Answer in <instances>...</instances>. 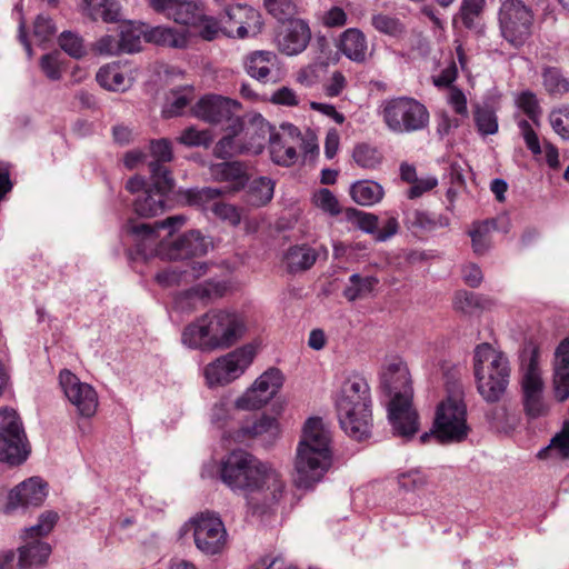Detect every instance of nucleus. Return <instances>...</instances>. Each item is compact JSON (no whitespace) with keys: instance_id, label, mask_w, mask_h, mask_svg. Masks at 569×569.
<instances>
[{"instance_id":"obj_1","label":"nucleus","mask_w":569,"mask_h":569,"mask_svg":"<svg viewBox=\"0 0 569 569\" xmlns=\"http://www.w3.org/2000/svg\"><path fill=\"white\" fill-rule=\"evenodd\" d=\"M220 476L232 491L243 495L253 513L272 508L284 492L281 475L269 463L243 450H234L227 456Z\"/></svg>"},{"instance_id":"obj_2","label":"nucleus","mask_w":569,"mask_h":569,"mask_svg":"<svg viewBox=\"0 0 569 569\" xmlns=\"http://www.w3.org/2000/svg\"><path fill=\"white\" fill-rule=\"evenodd\" d=\"M186 220L184 216L177 214L153 226L129 221L126 228L133 238L137 252L144 258L160 256L169 260H179L206 254L211 242L197 230H190L172 241L160 237V230H168L167 236L171 237Z\"/></svg>"},{"instance_id":"obj_3","label":"nucleus","mask_w":569,"mask_h":569,"mask_svg":"<svg viewBox=\"0 0 569 569\" xmlns=\"http://www.w3.org/2000/svg\"><path fill=\"white\" fill-rule=\"evenodd\" d=\"M246 330L244 318L237 311L213 309L186 326L181 341L204 352L226 350L240 341Z\"/></svg>"},{"instance_id":"obj_4","label":"nucleus","mask_w":569,"mask_h":569,"mask_svg":"<svg viewBox=\"0 0 569 569\" xmlns=\"http://www.w3.org/2000/svg\"><path fill=\"white\" fill-rule=\"evenodd\" d=\"M331 435L320 418H309L302 429L295 457L293 482L310 489L321 481L332 460Z\"/></svg>"},{"instance_id":"obj_5","label":"nucleus","mask_w":569,"mask_h":569,"mask_svg":"<svg viewBox=\"0 0 569 569\" xmlns=\"http://www.w3.org/2000/svg\"><path fill=\"white\" fill-rule=\"evenodd\" d=\"M381 385L391 395L388 418L393 433L405 440L419 430L418 413L411 403L412 390L407 365L399 358L386 361L381 371Z\"/></svg>"},{"instance_id":"obj_6","label":"nucleus","mask_w":569,"mask_h":569,"mask_svg":"<svg viewBox=\"0 0 569 569\" xmlns=\"http://www.w3.org/2000/svg\"><path fill=\"white\" fill-rule=\"evenodd\" d=\"M446 397L436 409L435 435L441 442H461L470 431L461 372L452 366L445 372Z\"/></svg>"},{"instance_id":"obj_7","label":"nucleus","mask_w":569,"mask_h":569,"mask_svg":"<svg viewBox=\"0 0 569 569\" xmlns=\"http://www.w3.org/2000/svg\"><path fill=\"white\" fill-rule=\"evenodd\" d=\"M370 388L365 378L351 376L342 383L336 399L339 422L345 432L362 440L371 432Z\"/></svg>"},{"instance_id":"obj_8","label":"nucleus","mask_w":569,"mask_h":569,"mask_svg":"<svg viewBox=\"0 0 569 569\" xmlns=\"http://www.w3.org/2000/svg\"><path fill=\"white\" fill-rule=\"evenodd\" d=\"M510 373V362L501 350L487 342L475 348L473 376L477 391L486 402L500 401L509 386Z\"/></svg>"},{"instance_id":"obj_9","label":"nucleus","mask_w":569,"mask_h":569,"mask_svg":"<svg viewBox=\"0 0 569 569\" xmlns=\"http://www.w3.org/2000/svg\"><path fill=\"white\" fill-rule=\"evenodd\" d=\"M151 186L146 187L141 177L128 180L126 188L131 193H137L133 200L134 212L143 218H151L162 213L166 209V196L174 186L173 178L166 166L150 162Z\"/></svg>"},{"instance_id":"obj_10","label":"nucleus","mask_w":569,"mask_h":569,"mask_svg":"<svg viewBox=\"0 0 569 569\" xmlns=\"http://www.w3.org/2000/svg\"><path fill=\"white\" fill-rule=\"evenodd\" d=\"M380 116L387 129L396 134L421 131L429 126L430 120L427 107L407 96L385 100Z\"/></svg>"},{"instance_id":"obj_11","label":"nucleus","mask_w":569,"mask_h":569,"mask_svg":"<svg viewBox=\"0 0 569 569\" xmlns=\"http://www.w3.org/2000/svg\"><path fill=\"white\" fill-rule=\"evenodd\" d=\"M254 357V347L252 345H244L216 358L203 368L206 385L209 388L230 385L248 370Z\"/></svg>"},{"instance_id":"obj_12","label":"nucleus","mask_w":569,"mask_h":569,"mask_svg":"<svg viewBox=\"0 0 569 569\" xmlns=\"http://www.w3.org/2000/svg\"><path fill=\"white\" fill-rule=\"evenodd\" d=\"M58 513L54 511H46L39 517L37 525L24 530V545L19 548L18 566L20 569H33L43 566L50 553L49 543L40 540L47 536L58 521Z\"/></svg>"},{"instance_id":"obj_13","label":"nucleus","mask_w":569,"mask_h":569,"mask_svg":"<svg viewBox=\"0 0 569 569\" xmlns=\"http://www.w3.org/2000/svg\"><path fill=\"white\" fill-rule=\"evenodd\" d=\"M29 455L27 437L14 410H0V461L20 465Z\"/></svg>"},{"instance_id":"obj_14","label":"nucleus","mask_w":569,"mask_h":569,"mask_svg":"<svg viewBox=\"0 0 569 569\" xmlns=\"http://www.w3.org/2000/svg\"><path fill=\"white\" fill-rule=\"evenodd\" d=\"M241 109V103L234 99L218 94H208L201 98L192 111L194 116L212 124L227 123L226 130L233 133H240L242 130V119L237 116Z\"/></svg>"},{"instance_id":"obj_15","label":"nucleus","mask_w":569,"mask_h":569,"mask_svg":"<svg viewBox=\"0 0 569 569\" xmlns=\"http://www.w3.org/2000/svg\"><path fill=\"white\" fill-rule=\"evenodd\" d=\"M533 14L519 0H506L499 13L502 37L512 46H521L531 34Z\"/></svg>"},{"instance_id":"obj_16","label":"nucleus","mask_w":569,"mask_h":569,"mask_svg":"<svg viewBox=\"0 0 569 569\" xmlns=\"http://www.w3.org/2000/svg\"><path fill=\"white\" fill-rule=\"evenodd\" d=\"M193 537L197 548L209 556L221 553L227 545V531L221 519L210 512L193 520Z\"/></svg>"},{"instance_id":"obj_17","label":"nucleus","mask_w":569,"mask_h":569,"mask_svg":"<svg viewBox=\"0 0 569 569\" xmlns=\"http://www.w3.org/2000/svg\"><path fill=\"white\" fill-rule=\"evenodd\" d=\"M221 22L223 33L238 39L256 37L263 26L260 12L247 4L228 7Z\"/></svg>"},{"instance_id":"obj_18","label":"nucleus","mask_w":569,"mask_h":569,"mask_svg":"<svg viewBox=\"0 0 569 569\" xmlns=\"http://www.w3.org/2000/svg\"><path fill=\"white\" fill-rule=\"evenodd\" d=\"M283 376L279 369L270 368L256 379L253 385L236 401L241 410H256L269 402L280 390Z\"/></svg>"},{"instance_id":"obj_19","label":"nucleus","mask_w":569,"mask_h":569,"mask_svg":"<svg viewBox=\"0 0 569 569\" xmlns=\"http://www.w3.org/2000/svg\"><path fill=\"white\" fill-rule=\"evenodd\" d=\"M303 143L300 130L291 123H282L271 133L269 151L271 160L283 167H289L298 160V147Z\"/></svg>"},{"instance_id":"obj_20","label":"nucleus","mask_w":569,"mask_h":569,"mask_svg":"<svg viewBox=\"0 0 569 569\" xmlns=\"http://www.w3.org/2000/svg\"><path fill=\"white\" fill-rule=\"evenodd\" d=\"M59 381L66 397L77 408L80 416L86 418L94 416L99 402L98 395L90 385L81 382L69 370L60 372Z\"/></svg>"},{"instance_id":"obj_21","label":"nucleus","mask_w":569,"mask_h":569,"mask_svg":"<svg viewBox=\"0 0 569 569\" xmlns=\"http://www.w3.org/2000/svg\"><path fill=\"white\" fill-rule=\"evenodd\" d=\"M226 191L219 188L190 189L184 193V199L190 206H198L203 209H210L218 218L228 221L231 226L240 223V213L232 204L221 201H211L218 199Z\"/></svg>"},{"instance_id":"obj_22","label":"nucleus","mask_w":569,"mask_h":569,"mask_svg":"<svg viewBox=\"0 0 569 569\" xmlns=\"http://www.w3.org/2000/svg\"><path fill=\"white\" fill-rule=\"evenodd\" d=\"M47 497V483L40 478L32 477L16 486L8 496L4 507L7 513L18 508L38 507Z\"/></svg>"},{"instance_id":"obj_23","label":"nucleus","mask_w":569,"mask_h":569,"mask_svg":"<svg viewBox=\"0 0 569 569\" xmlns=\"http://www.w3.org/2000/svg\"><path fill=\"white\" fill-rule=\"evenodd\" d=\"M280 435L279 421L274 417L261 415L254 421L241 426L234 432L233 438L237 442L258 439L262 445L271 446L279 439Z\"/></svg>"},{"instance_id":"obj_24","label":"nucleus","mask_w":569,"mask_h":569,"mask_svg":"<svg viewBox=\"0 0 569 569\" xmlns=\"http://www.w3.org/2000/svg\"><path fill=\"white\" fill-rule=\"evenodd\" d=\"M273 131L274 128L260 113L249 114L247 122L242 121V130L240 131L244 143L243 148L247 149L248 153H260L264 148L267 137L270 138Z\"/></svg>"},{"instance_id":"obj_25","label":"nucleus","mask_w":569,"mask_h":569,"mask_svg":"<svg viewBox=\"0 0 569 569\" xmlns=\"http://www.w3.org/2000/svg\"><path fill=\"white\" fill-rule=\"evenodd\" d=\"M311 38L309 26L302 20H291L278 34L279 50L287 56L301 53Z\"/></svg>"},{"instance_id":"obj_26","label":"nucleus","mask_w":569,"mask_h":569,"mask_svg":"<svg viewBox=\"0 0 569 569\" xmlns=\"http://www.w3.org/2000/svg\"><path fill=\"white\" fill-rule=\"evenodd\" d=\"M242 67L249 77L266 82L278 68V57L269 50L251 51L243 56Z\"/></svg>"},{"instance_id":"obj_27","label":"nucleus","mask_w":569,"mask_h":569,"mask_svg":"<svg viewBox=\"0 0 569 569\" xmlns=\"http://www.w3.org/2000/svg\"><path fill=\"white\" fill-rule=\"evenodd\" d=\"M317 259L316 249L308 244H295L283 252L281 263L288 273L297 274L311 269Z\"/></svg>"},{"instance_id":"obj_28","label":"nucleus","mask_w":569,"mask_h":569,"mask_svg":"<svg viewBox=\"0 0 569 569\" xmlns=\"http://www.w3.org/2000/svg\"><path fill=\"white\" fill-rule=\"evenodd\" d=\"M211 176L222 182H228L230 187L226 192H236L242 189L248 182L249 176L247 168L242 162H220L210 168Z\"/></svg>"},{"instance_id":"obj_29","label":"nucleus","mask_w":569,"mask_h":569,"mask_svg":"<svg viewBox=\"0 0 569 569\" xmlns=\"http://www.w3.org/2000/svg\"><path fill=\"white\" fill-rule=\"evenodd\" d=\"M339 50L355 62H363L367 56V40L365 34L356 28L347 29L339 39Z\"/></svg>"},{"instance_id":"obj_30","label":"nucleus","mask_w":569,"mask_h":569,"mask_svg":"<svg viewBox=\"0 0 569 569\" xmlns=\"http://www.w3.org/2000/svg\"><path fill=\"white\" fill-rule=\"evenodd\" d=\"M83 11L91 20L101 19L106 23H114L122 18L118 0H83Z\"/></svg>"},{"instance_id":"obj_31","label":"nucleus","mask_w":569,"mask_h":569,"mask_svg":"<svg viewBox=\"0 0 569 569\" xmlns=\"http://www.w3.org/2000/svg\"><path fill=\"white\" fill-rule=\"evenodd\" d=\"M98 83L109 91H126L131 87L132 79L119 64L101 67L97 72Z\"/></svg>"},{"instance_id":"obj_32","label":"nucleus","mask_w":569,"mask_h":569,"mask_svg":"<svg viewBox=\"0 0 569 569\" xmlns=\"http://www.w3.org/2000/svg\"><path fill=\"white\" fill-rule=\"evenodd\" d=\"M350 194L357 203L372 206L382 199L383 189L376 181L362 180L351 186Z\"/></svg>"},{"instance_id":"obj_33","label":"nucleus","mask_w":569,"mask_h":569,"mask_svg":"<svg viewBox=\"0 0 569 569\" xmlns=\"http://www.w3.org/2000/svg\"><path fill=\"white\" fill-rule=\"evenodd\" d=\"M274 184L270 178L259 177L253 179L247 192V201L251 206L260 207L268 203L273 196Z\"/></svg>"},{"instance_id":"obj_34","label":"nucleus","mask_w":569,"mask_h":569,"mask_svg":"<svg viewBox=\"0 0 569 569\" xmlns=\"http://www.w3.org/2000/svg\"><path fill=\"white\" fill-rule=\"evenodd\" d=\"M148 40L159 46L170 48H183L187 46V38L184 33L168 27H154L148 34Z\"/></svg>"},{"instance_id":"obj_35","label":"nucleus","mask_w":569,"mask_h":569,"mask_svg":"<svg viewBox=\"0 0 569 569\" xmlns=\"http://www.w3.org/2000/svg\"><path fill=\"white\" fill-rule=\"evenodd\" d=\"M172 20L180 24H196L202 20V9L198 0H176Z\"/></svg>"},{"instance_id":"obj_36","label":"nucleus","mask_w":569,"mask_h":569,"mask_svg":"<svg viewBox=\"0 0 569 569\" xmlns=\"http://www.w3.org/2000/svg\"><path fill=\"white\" fill-rule=\"evenodd\" d=\"M350 284L346 287L343 296L349 301H355L369 295L378 283V279L372 276L361 277L353 273L349 278Z\"/></svg>"},{"instance_id":"obj_37","label":"nucleus","mask_w":569,"mask_h":569,"mask_svg":"<svg viewBox=\"0 0 569 569\" xmlns=\"http://www.w3.org/2000/svg\"><path fill=\"white\" fill-rule=\"evenodd\" d=\"M228 133L222 137L214 146L213 154L220 159L231 158L237 154L248 153L244 149V143L239 137L240 133H233L227 130Z\"/></svg>"},{"instance_id":"obj_38","label":"nucleus","mask_w":569,"mask_h":569,"mask_svg":"<svg viewBox=\"0 0 569 569\" xmlns=\"http://www.w3.org/2000/svg\"><path fill=\"white\" fill-rule=\"evenodd\" d=\"M542 84L546 91L553 97H561L569 92V80L562 72L553 67L545 68L542 71Z\"/></svg>"},{"instance_id":"obj_39","label":"nucleus","mask_w":569,"mask_h":569,"mask_svg":"<svg viewBox=\"0 0 569 569\" xmlns=\"http://www.w3.org/2000/svg\"><path fill=\"white\" fill-rule=\"evenodd\" d=\"M345 218L348 222L358 227L362 231L375 236L377 234V229L379 226L378 216L370 212L360 211L355 208H348L345 210Z\"/></svg>"},{"instance_id":"obj_40","label":"nucleus","mask_w":569,"mask_h":569,"mask_svg":"<svg viewBox=\"0 0 569 569\" xmlns=\"http://www.w3.org/2000/svg\"><path fill=\"white\" fill-rule=\"evenodd\" d=\"M371 24L377 31L390 37H400L406 31V27L399 18L385 13L373 14Z\"/></svg>"},{"instance_id":"obj_41","label":"nucleus","mask_w":569,"mask_h":569,"mask_svg":"<svg viewBox=\"0 0 569 569\" xmlns=\"http://www.w3.org/2000/svg\"><path fill=\"white\" fill-rule=\"evenodd\" d=\"M352 158L359 167L375 169L380 164L382 156L376 147L368 143H360L355 147Z\"/></svg>"},{"instance_id":"obj_42","label":"nucleus","mask_w":569,"mask_h":569,"mask_svg":"<svg viewBox=\"0 0 569 569\" xmlns=\"http://www.w3.org/2000/svg\"><path fill=\"white\" fill-rule=\"evenodd\" d=\"M473 119L478 132L481 136L495 134L498 132V119L493 110L487 107H477L473 111Z\"/></svg>"},{"instance_id":"obj_43","label":"nucleus","mask_w":569,"mask_h":569,"mask_svg":"<svg viewBox=\"0 0 569 569\" xmlns=\"http://www.w3.org/2000/svg\"><path fill=\"white\" fill-rule=\"evenodd\" d=\"M193 99V90L191 88H182L171 92L170 104L163 110L167 117H174L182 112V110Z\"/></svg>"},{"instance_id":"obj_44","label":"nucleus","mask_w":569,"mask_h":569,"mask_svg":"<svg viewBox=\"0 0 569 569\" xmlns=\"http://www.w3.org/2000/svg\"><path fill=\"white\" fill-rule=\"evenodd\" d=\"M549 122L560 138L569 141V106L553 109L549 113Z\"/></svg>"},{"instance_id":"obj_45","label":"nucleus","mask_w":569,"mask_h":569,"mask_svg":"<svg viewBox=\"0 0 569 569\" xmlns=\"http://www.w3.org/2000/svg\"><path fill=\"white\" fill-rule=\"evenodd\" d=\"M213 140L209 130H197L193 127L184 129L178 141L188 147H208Z\"/></svg>"},{"instance_id":"obj_46","label":"nucleus","mask_w":569,"mask_h":569,"mask_svg":"<svg viewBox=\"0 0 569 569\" xmlns=\"http://www.w3.org/2000/svg\"><path fill=\"white\" fill-rule=\"evenodd\" d=\"M517 106L528 116L535 123L539 124L541 117V108L536 94L531 91H523L518 96Z\"/></svg>"},{"instance_id":"obj_47","label":"nucleus","mask_w":569,"mask_h":569,"mask_svg":"<svg viewBox=\"0 0 569 569\" xmlns=\"http://www.w3.org/2000/svg\"><path fill=\"white\" fill-rule=\"evenodd\" d=\"M522 390L525 395L542 393L543 381L539 369L533 361H530L522 377Z\"/></svg>"},{"instance_id":"obj_48","label":"nucleus","mask_w":569,"mask_h":569,"mask_svg":"<svg viewBox=\"0 0 569 569\" xmlns=\"http://www.w3.org/2000/svg\"><path fill=\"white\" fill-rule=\"evenodd\" d=\"M119 46L121 52H137L141 49V33L132 26L127 24L121 27Z\"/></svg>"},{"instance_id":"obj_49","label":"nucleus","mask_w":569,"mask_h":569,"mask_svg":"<svg viewBox=\"0 0 569 569\" xmlns=\"http://www.w3.org/2000/svg\"><path fill=\"white\" fill-rule=\"evenodd\" d=\"M267 11L278 20H286L293 17L297 6L293 0H263Z\"/></svg>"},{"instance_id":"obj_50","label":"nucleus","mask_w":569,"mask_h":569,"mask_svg":"<svg viewBox=\"0 0 569 569\" xmlns=\"http://www.w3.org/2000/svg\"><path fill=\"white\" fill-rule=\"evenodd\" d=\"M398 485L406 491H416L426 487L427 477L419 469L402 472L397 477Z\"/></svg>"},{"instance_id":"obj_51","label":"nucleus","mask_w":569,"mask_h":569,"mask_svg":"<svg viewBox=\"0 0 569 569\" xmlns=\"http://www.w3.org/2000/svg\"><path fill=\"white\" fill-rule=\"evenodd\" d=\"M222 286L213 282H206L192 287L187 291L189 299H198L200 301H208L212 298L220 297L222 295Z\"/></svg>"},{"instance_id":"obj_52","label":"nucleus","mask_w":569,"mask_h":569,"mask_svg":"<svg viewBox=\"0 0 569 569\" xmlns=\"http://www.w3.org/2000/svg\"><path fill=\"white\" fill-rule=\"evenodd\" d=\"M59 44L66 53L76 59L81 58L86 52L82 39L70 31L61 33Z\"/></svg>"},{"instance_id":"obj_53","label":"nucleus","mask_w":569,"mask_h":569,"mask_svg":"<svg viewBox=\"0 0 569 569\" xmlns=\"http://www.w3.org/2000/svg\"><path fill=\"white\" fill-rule=\"evenodd\" d=\"M485 0H463L460 8V18L467 28H472L475 20L480 16Z\"/></svg>"},{"instance_id":"obj_54","label":"nucleus","mask_w":569,"mask_h":569,"mask_svg":"<svg viewBox=\"0 0 569 569\" xmlns=\"http://www.w3.org/2000/svg\"><path fill=\"white\" fill-rule=\"evenodd\" d=\"M525 411L530 418H538L547 415L549 407L546 403L542 393L523 396Z\"/></svg>"},{"instance_id":"obj_55","label":"nucleus","mask_w":569,"mask_h":569,"mask_svg":"<svg viewBox=\"0 0 569 569\" xmlns=\"http://www.w3.org/2000/svg\"><path fill=\"white\" fill-rule=\"evenodd\" d=\"M548 449L557 452L561 458H569V421H566L561 431L551 439Z\"/></svg>"},{"instance_id":"obj_56","label":"nucleus","mask_w":569,"mask_h":569,"mask_svg":"<svg viewBox=\"0 0 569 569\" xmlns=\"http://www.w3.org/2000/svg\"><path fill=\"white\" fill-rule=\"evenodd\" d=\"M518 127L520 129V133L525 140L527 148L532 152V154H540L542 152V148L540 146L538 134L536 133L531 124L527 120H520L518 122Z\"/></svg>"},{"instance_id":"obj_57","label":"nucleus","mask_w":569,"mask_h":569,"mask_svg":"<svg viewBox=\"0 0 569 569\" xmlns=\"http://www.w3.org/2000/svg\"><path fill=\"white\" fill-rule=\"evenodd\" d=\"M187 273V270L170 268L157 273L156 279L164 287L179 286L181 283H188Z\"/></svg>"},{"instance_id":"obj_58","label":"nucleus","mask_w":569,"mask_h":569,"mask_svg":"<svg viewBox=\"0 0 569 569\" xmlns=\"http://www.w3.org/2000/svg\"><path fill=\"white\" fill-rule=\"evenodd\" d=\"M59 53H48L41 57L40 67L47 78L50 80H59L61 78V68Z\"/></svg>"},{"instance_id":"obj_59","label":"nucleus","mask_w":569,"mask_h":569,"mask_svg":"<svg viewBox=\"0 0 569 569\" xmlns=\"http://www.w3.org/2000/svg\"><path fill=\"white\" fill-rule=\"evenodd\" d=\"M479 307L478 298L468 291H458L453 298V308L462 313H471Z\"/></svg>"},{"instance_id":"obj_60","label":"nucleus","mask_w":569,"mask_h":569,"mask_svg":"<svg viewBox=\"0 0 569 569\" xmlns=\"http://www.w3.org/2000/svg\"><path fill=\"white\" fill-rule=\"evenodd\" d=\"M315 203L323 211L335 216L339 213V203L333 193L328 189H321L315 194Z\"/></svg>"},{"instance_id":"obj_61","label":"nucleus","mask_w":569,"mask_h":569,"mask_svg":"<svg viewBox=\"0 0 569 569\" xmlns=\"http://www.w3.org/2000/svg\"><path fill=\"white\" fill-rule=\"evenodd\" d=\"M270 101L279 106L297 107L301 99L291 88L281 87L271 94Z\"/></svg>"},{"instance_id":"obj_62","label":"nucleus","mask_w":569,"mask_h":569,"mask_svg":"<svg viewBox=\"0 0 569 569\" xmlns=\"http://www.w3.org/2000/svg\"><path fill=\"white\" fill-rule=\"evenodd\" d=\"M150 151L152 157L156 159L152 162H158L161 166H164V162H168L172 159L171 144L166 139L151 141Z\"/></svg>"},{"instance_id":"obj_63","label":"nucleus","mask_w":569,"mask_h":569,"mask_svg":"<svg viewBox=\"0 0 569 569\" xmlns=\"http://www.w3.org/2000/svg\"><path fill=\"white\" fill-rule=\"evenodd\" d=\"M555 396L559 401L569 398V370L555 371L553 373Z\"/></svg>"},{"instance_id":"obj_64","label":"nucleus","mask_w":569,"mask_h":569,"mask_svg":"<svg viewBox=\"0 0 569 569\" xmlns=\"http://www.w3.org/2000/svg\"><path fill=\"white\" fill-rule=\"evenodd\" d=\"M569 370V338L563 339L555 351L553 371Z\"/></svg>"}]
</instances>
